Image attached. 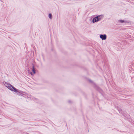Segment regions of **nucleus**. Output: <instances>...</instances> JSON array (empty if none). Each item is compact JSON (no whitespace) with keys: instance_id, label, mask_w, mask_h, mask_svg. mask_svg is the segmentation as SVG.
<instances>
[{"instance_id":"obj_13","label":"nucleus","mask_w":134,"mask_h":134,"mask_svg":"<svg viewBox=\"0 0 134 134\" xmlns=\"http://www.w3.org/2000/svg\"><path fill=\"white\" fill-rule=\"evenodd\" d=\"M131 70H133V69H132V68H131Z\"/></svg>"},{"instance_id":"obj_8","label":"nucleus","mask_w":134,"mask_h":134,"mask_svg":"<svg viewBox=\"0 0 134 134\" xmlns=\"http://www.w3.org/2000/svg\"><path fill=\"white\" fill-rule=\"evenodd\" d=\"M118 111L120 112V111H122V109L120 108H118Z\"/></svg>"},{"instance_id":"obj_7","label":"nucleus","mask_w":134,"mask_h":134,"mask_svg":"<svg viewBox=\"0 0 134 134\" xmlns=\"http://www.w3.org/2000/svg\"><path fill=\"white\" fill-rule=\"evenodd\" d=\"M48 16L49 18L50 19H52V14L51 13H49L48 14Z\"/></svg>"},{"instance_id":"obj_4","label":"nucleus","mask_w":134,"mask_h":134,"mask_svg":"<svg viewBox=\"0 0 134 134\" xmlns=\"http://www.w3.org/2000/svg\"><path fill=\"white\" fill-rule=\"evenodd\" d=\"M32 72H30V71H29L28 72L30 73L31 75H34L36 74V72H35V67L34 64L33 63L32 64Z\"/></svg>"},{"instance_id":"obj_12","label":"nucleus","mask_w":134,"mask_h":134,"mask_svg":"<svg viewBox=\"0 0 134 134\" xmlns=\"http://www.w3.org/2000/svg\"><path fill=\"white\" fill-rule=\"evenodd\" d=\"M104 63H106V62H105V61H104Z\"/></svg>"},{"instance_id":"obj_6","label":"nucleus","mask_w":134,"mask_h":134,"mask_svg":"<svg viewBox=\"0 0 134 134\" xmlns=\"http://www.w3.org/2000/svg\"><path fill=\"white\" fill-rule=\"evenodd\" d=\"M118 22L119 23H129V22L128 21H125L124 20L121 19L118 20Z\"/></svg>"},{"instance_id":"obj_14","label":"nucleus","mask_w":134,"mask_h":134,"mask_svg":"<svg viewBox=\"0 0 134 134\" xmlns=\"http://www.w3.org/2000/svg\"><path fill=\"white\" fill-rule=\"evenodd\" d=\"M88 132H89V130H88Z\"/></svg>"},{"instance_id":"obj_3","label":"nucleus","mask_w":134,"mask_h":134,"mask_svg":"<svg viewBox=\"0 0 134 134\" xmlns=\"http://www.w3.org/2000/svg\"><path fill=\"white\" fill-rule=\"evenodd\" d=\"M87 79L90 83L93 84V87L96 90L99 92L102 96H104V91L101 88L91 79L87 78Z\"/></svg>"},{"instance_id":"obj_15","label":"nucleus","mask_w":134,"mask_h":134,"mask_svg":"<svg viewBox=\"0 0 134 134\" xmlns=\"http://www.w3.org/2000/svg\"><path fill=\"white\" fill-rule=\"evenodd\" d=\"M127 115H128L129 116V115L128 114H127Z\"/></svg>"},{"instance_id":"obj_2","label":"nucleus","mask_w":134,"mask_h":134,"mask_svg":"<svg viewBox=\"0 0 134 134\" xmlns=\"http://www.w3.org/2000/svg\"><path fill=\"white\" fill-rule=\"evenodd\" d=\"M104 17V15L103 14L92 15L90 18L89 20L90 21L92 22V23H94L101 20Z\"/></svg>"},{"instance_id":"obj_1","label":"nucleus","mask_w":134,"mask_h":134,"mask_svg":"<svg viewBox=\"0 0 134 134\" xmlns=\"http://www.w3.org/2000/svg\"><path fill=\"white\" fill-rule=\"evenodd\" d=\"M3 83L5 86L10 90L14 92L18 95H21L25 98L28 97L30 96H31L28 94H27L25 92L16 88L11 84L6 82L5 81L3 82Z\"/></svg>"},{"instance_id":"obj_10","label":"nucleus","mask_w":134,"mask_h":134,"mask_svg":"<svg viewBox=\"0 0 134 134\" xmlns=\"http://www.w3.org/2000/svg\"><path fill=\"white\" fill-rule=\"evenodd\" d=\"M71 101L70 100H68V102L69 103H71Z\"/></svg>"},{"instance_id":"obj_9","label":"nucleus","mask_w":134,"mask_h":134,"mask_svg":"<svg viewBox=\"0 0 134 134\" xmlns=\"http://www.w3.org/2000/svg\"><path fill=\"white\" fill-rule=\"evenodd\" d=\"M123 116H124V117H126V116H127V115L126 114L124 115V114H123Z\"/></svg>"},{"instance_id":"obj_11","label":"nucleus","mask_w":134,"mask_h":134,"mask_svg":"<svg viewBox=\"0 0 134 134\" xmlns=\"http://www.w3.org/2000/svg\"><path fill=\"white\" fill-rule=\"evenodd\" d=\"M0 1L3 3L4 2V0H0Z\"/></svg>"},{"instance_id":"obj_5","label":"nucleus","mask_w":134,"mask_h":134,"mask_svg":"<svg viewBox=\"0 0 134 134\" xmlns=\"http://www.w3.org/2000/svg\"><path fill=\"white\" fill-rule=\"evenodd\" d=\"M99 37L102 40H105L107 38V35L106 34H100L99 35Z\"/></svg>"}]
</instances>
